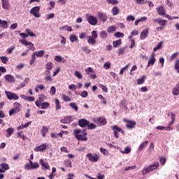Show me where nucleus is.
I'll use <instances>...</instances> for the list:
<instances>
[{
    "mask_svg": "<svg viewBox=\"0 0 179 179\" xmlns=\"http://www.w3.org/2000/svg\"><path fill=\"white\" fill-rule=\"evenodd\" d=\"M73 135L75 138L78 141H81L82 142H86L87 141V131H86V129H83V131L80 130V129H75L73 131Z\"/></svg>",
    "mask_w": 179,
    "mask_h": 179,
    "instance_id": "f257e3e1",
    "label": "nucleus"
},
{
    "mask_svg": "<svg viewBox=\"0 0 179 179\" xmlns=\"http://www.w3.org/2000/svg\"><path fill=\"white\" fill-rule=\"evenodd\" d=\"M159 166H160L159 162H155L150 165L149 166H145L144 169H142V175L146 176V174H149L150 171H153L154 170L158 169Z\"/></svg>",
    "mask_w": 179,
    "mask_h": 179,
    "instance_id": "f03ea898",
    "label": "nucleus"
},
{
    "mask_svg": "<svg viewBox=\"0 0 179 179\" xmlns=\"http://www.w3.org/2000/svg\"><path fill=\"white\" fill-rule=\"evenodd\" d=\"M92 36H89L87 38V41L88 43V44H91L92 45H94V44H96V41L97 40V31H92L91 32Z\"/></svg>",
    "mask_w": 179,
    "mask_h": 179,
    "instance_id": "7ed1b4c3",
    "label": "nucleus"
},
{
    "mask_svg": "<svg viewBox=\"0 0 179 179\" xmlns=\"http://www.w3.org/2000/svg\"><path fill=\"white\" fill-rule=\"evenodd\" d=\"M5 94L8 100H19V95L16 93L5 91Z\"/></svg>",
    "mask_w": 179,
    "mask_h": 179,
    "instance_id": "20e7f679",
    "label": "nucleus"
},
{
    "mask_svg": "<svg viewBox=\"0 0 179 179\" xmlns=\"http://www.w3.org/2000/svg\"><path fill=\"white\" fill-rule=\"evenodd\" d=\"M40 9H41V7L38 6L33 7L30 10L29 13H31V15H33L34 17H40Z\"/></svg>",
    "mask_w": 179,
    "mask_h": 179,
    "instance_id": "39448f33",
    "label": "nucleus"
},
{
    "mask_svg": "<svg viewBox=\"0 0 179 179\" xmlns=\"http://www.w3.org/2000/svg\"><path fill=\"white\" fill-rule=\"evenodd\" d=\"M86 157L90 160V162H92V163H96L99 162V159H100V157L97 154H92L89 153L86 155Z\"/></svg>",
    "mask_w": 179,
    "mask_h": 179,
    "instance_id": "423d86ee",
    "label": "nucleus"
},
{
    "mask_svg": "<svg viewBox=\"0 0 179 179\" xmlns=\"http://www.w3.org/2000/svg\"><path fill=\"white\" fill-rule=\"evenodd\" d=\"M123 122H127L126 128H128V129H132V128H135V126L136 125V122L129 120L126 118L123 119Z\"/></svg>",
    "mask_w": 179,
    "mask_h": 179,
    "instance_id": "0eeeda50",
    "label": "nucleus"
},
{
    "mask_svg": "<svg viewBox=\"0 0 179 179\" xmlns=\"http://www.w3.org/2000/svg\"><path fill=\"white\" fill-rule=\"evenodd\" d=\"M54 66V64L51 62H48L45 64V72L44 73H51V71H52V68Z\"/></svg>",
    "mask_w": 179,
    "mask_h": 179,
    "instance_id": "6e6552de",
    "label": "nucleus"
},
{
    "mask_svg": "<svg viewBox=\"0 0 179 179\" xmlns=\"http://www.w3.org/2000/svg\"><path fill=\"white\" fill-rule=\"evenodd\" d=\"M40 165L38 162H34L31 165H24V170H34L36 169H38Z\"/></svg>",
    "mask_w": 179,
    "mask_h": 179,
    "instance_id": "1a4fd4ad",
    "label": "nucleus"
},
{
    "mask_svg": "<svg viewBox=\"0 0 179 179\" xmlns=\"http://www.w3.org/2000/svg\"><path fill=\"white\" fill-rule=\"evenodd\" d=\"M87 20L88 21V23L91 24V26H96V24H97V17L93 15L88 16L87 17Z\"/></svg>",
    "mask_w": 179,
    "mask_h": 179,
    "instance_id": "9d476101",
    "label": "nucleus"
},
{
    "mask_svg": "<svg viewBox=\"0 0 179 179\" xmlns=\"http://www.w3.org/2000/svg\"><path fill=\"white\" fill-rule=\"evenodd\" d=\"M111 129L113 131V135L115 138H118V132L121 131V127L117 126V124L114 125L113 127H111Z\"/></svg>",
    "mask_w": 179,
    "mask_h": 179,
    "instance_id": "9b49d317",
    "label": "nucleus"
},
{
    "mask_svg": "<svg viewBox=\"0 0 179 179\" xmlns=\"http://www.w3.org/2000/svg\"><path fill=\"white\" fill-rule=\"evenodd\" d=\"M78 125L81 128H85V127H87V125H89V120L86 119H80L78 120Z\"/></svg>",
    "mask_w": 179,
    "mask_h": 179,
    "instance_id": "f8f14e48",
    "label": "nucleus"
},
{
    "mask_svg": "<svg viewBox=\"0 0 179 179\" xmlns=\"http://www.w3.org/2000/svg\"><path fill=\"white\" fill-rule=\"evenodd\" d=\"M153 22L155 23H158V24H159V26H162V27H164V26H166V24H167V20H162L160 18L154 19Z\"/></svg>",
    "mask_w": 179,
    "mask_h": 179,
    "instance_id": "ddd939ff",
    "label": "nucleus"
},
{
    "mask_svg": "<svg viewBox=\"0 0 179 179\" xmlns=\"http://www.w3.org/2000/svg\"><path fill=\"white\" fill-rule=\"evenodd\" d=\"M149 34V28H146L140 34V40H145Z\"/></svg>",
    "mask_w": 179,
    "mask_h": 179,
    "instance_id": "4468645a",
    "label": "nucleus"
},
{
    "mask_svg": "<svg viewBox=\"0 0 179 179\" xmlns=\"http://www.w3.org/2000/svg\"><path fill=\"white\" fill-rule=\"evenodd\" d=\"M47 149V143L41 144L34 148L35 152H44Z\"/></svg>",
    "mask_w": 179,
    "mask_h": 179,
    "instance_id": "2eb2a0df",
    "label": "nucleus"
},
{
    "mask_svg": "<svg viewBox=\"0 0 179 179\" xmlns=\"http://www.w3.org/2000/svg\"><path fill=\"white\" fill-rule=\"evenodd\" d=\"M4 79L6 82H8L9 83L16 82V80H15V77L12 75H10V74L6 75L4 76Z\"/></svg>",
    "mask_w": 179,
    "mask_h": 179,
    "instance_id": "dca6fc26",
    "label": "nucleus"
},
{
    "mask_svg": "<svg viewBox=\"0 0 179 179\" xmlns=\"http://www.w3.org/2000/svg\"><path fill=\"white\" fill-rule=\"evenodd\" d=\"M98 18L101 22H106L107 21V15L101 12L97 13Z\"/></svg>",
    "mask_w": 179,
    "mask_h": 179,
    "instance_id": "f3484780",
    "label": "nucleus"
},
{
    "mask_svg": "<svg viewBox=\"0 0 179 179\" xmlns=\"http://www.w3.org/2000/svg\"><path fill=\"white\" fill-rule=\"evenodd\" d=\"M94 122H99V125L104 126L107 124V120H106L104 117H99L96 120H94Z\"/></svg>",
    "mask_w": 179,
    "mask_h": 179,
    "instance_id": "a211bd4d",
    "label": "nucleus"
},
{
    "mask_svg": "<svg viewBox=\"0 0 179 179\" xmlns=\"http://www.w3.org/2000/svg\"><path fill=\"white\" fill-rule=\"evenodd\" d=\"M1 5L3 9L9 10L10 9V5H9V0H1Z\"/></svg>",
    "mask_w": 179,
    "mask_h": 179,
    "instance_id": "6ab92c4d",
    "label": "nucleus"
},
{
    "mask_svg": "<svg viewBox=\"0 0 179 179\" xmlns=\"http://www.w3.org/2000/svg\"><path fill=\"white\" fill-rule=\"evenodd\" d=\"M155 57H156V54H155V52H152L151 54V58L148 61L147 66H150V65L152 66L155 65V62H156V58H155Z\"/></svg>",
    "mask_w": 179,
    "mask_h": 179,
    "instance_id": "aec40b11",
    "label": "nucleus"
},
{
    "mask_svg": "<svg viewBox=\"0 0 179 179\" xmlns=\"http://www.w3.org/2000/svg\"><path fill=\"white\" fill-rule=\"evenodd\" d=\"M157 10L158 12V14L159 15V16H164V15H166V10H164V6H159L157 8Z\"/></svg>",
    "mask_w": 179,
    "mask_h": 179,
    "instance_id": "412c9836",
    "label": "nucleus"
},
{
    "mask_svg": "<svg viewBox=\"0 0 179 179\" xmlns=\"http://www.w3.org/2000/svg\"><path fill=\"white\" fill-rule=\"evenodd\" d=\"M40 163L43 167V170H48V169H50V164H48V162H44V159H41Z\"/></svg>",
    "mask_w": 179,
    "mask_h": 179,
    "instance_id": "4be33fe9",
    "label": "nucleus"
},
{
    "mask_svg": "<svg viewBox=\"0 0 179 179\" xmlns=\"http://www.w3.org/2000/svg\"><path fill=\"white\" fill-rule=\"evenodd\" d=\"M44 54H45V52L44 50H40L34 52L32 55H34V57H44Z\"/></svg>",
    "mask_w": 179,
    "mask_h": 179,
    "instance_id": "5701e85b",
    "label": "nucleus"
},
{
    "mask_svg": "<svg viewBox=\"0 0 179 179\" xmlns=\"http://www.w3.org/2000/svg\"><path fill=\"white\" fill-rule=\"evenodd\" d=\"M71 117L67 116L66 117L60 120L61 124H71Z\"/></svg>",
    "mask_w": 179,
    "mask_h": 179,
    "instance_id": "b1692460",
    "label": "nucleus"
},
{
    "mask_svg": "<svg viewBox=\"0 0 179 179\" xmlns=\"http://www.w3.org/2000/svg\"><path fill=\"white\" fill-rule=\"evenodd\" d=\"M148 143H149V141H145L144 142H143L138 148L139 152H142V150H143V149H145V148L148 146Z\"/></svg>",
    "mask_w": 179,
    "mask_h": 179,
    "instance_id": "393cba45",
    "label": "nucleus"
},
{
    "mask_svg": "<svg viewBox=\"0 0 179 179\" xmlns=\"http://www.w3.org/2000/svg\"><path fill=\"white\" fill-rule=\"evenodd\" d=\"M6 132H7L6 137L10 138V136H12V134H13V132H15V129H13V127H9L6 130Z\"/></svg>",
    "mask_w": 179,
    "mask_h": 179,
    "instance_id": "a878e982",
    "label": "nucleus"
},
{
    "mask_svg": "<svg viewBox=\"0 0 179 179\" xmlns=\"http://www.w3.org/2000/svg\"><path fill=\"white\" fill-rule=\"evenodd\" d=\"M0 27L1 29H8V22L0 19Z\"/></svg>",
    "mask_w": 179,
    "mask_h": 179,
    "instance_id": "bb28decb",
    "label": "nucleus"
},
{
    "mask_svg": "<svg viewBox=\"0 0 179 179\" xmlns=\"http://www.w3.org/2000/svg\"><path fill=\"white\" fill-rule=\"evenodd\" d=\"M48 127H45V126H43L41 132L42 134V136H43V138H45V134L48 132Z\"/></svg>",
    "mask_w": 179,
    "mask_h": 179,
    "instance_id": "cd10ccee",
    "label": "nucleus"
},
{
    "mask_svg": "<svg viewBox=\"0 0 179 179\" xmlns=\"http://www.w3.org/2000/svg\"><path fill=\"white\" fill-rule=\"evenodd\" d=\"M146 79V76L143 75L140 78L137 79L138 85H143L145 83V80Z\"/></svg>",
    "mask_w": 179,
    "mask_h": 179,
    "instance_id": "c85d7f7f",
    "label": "nucleus"
},
{
    "mask_svg": "<svg viewBox=\"0 0 179 179\" xmlns=\"http://www.w3.org/2000/svg\"><path fill=\"white\" fill-rule=\"evenodd\" d=\"M45 76V80L46 82H52V77H51V73H44Z\"/></svg>",
    "mask_w": 179,
    "mask_h": 179,
    "instance_id": "c756f323",
    "label": "nucleus"
},
{
    "mask_svg": "<svg viewBox=\"0 0 179 179\" xmlns=\"http://www.w3.org/2000/svg\"><path fill=\"white\" fill-rule=\"evenodd\" d=\"M172 93L173 94H174L175 96H178L179 94V83H178V85H176V87H174L172 90Z\"/></svg>",
    "mask_w": 179,
    "mask_h": 179,
    "instance_id": "7c9ffc66",
    "label": "nucleus"
},
{
    "mask_svg": "<svg viewBox=\"0 0 179 179\" xmlns=\"http://www.w3.org/2000/svg\"><path fill=\"white\" fill-rule=\"evenodd\" d=\"M122 43V40L118 39L117 41H114L113 42V45L114 48H117V47H118V45H121Z\"/></svg>",
    "mask_w": 179,
    "mask_h": 179,
    "instance_id": "2f4dec72",
    "label": "nucleus"
},
{
    "mask_svg": "<svg viewBox=\"0 0 179 179\" xmlns=\"http://www.w3.org/2000/svg\"><path fill=\"white\" fill-rule=\"evenodd\" d=\"M17 113H20V111L17 109H15V108L10 109L8 111L10 116L13 115V114H17Z\"/></svg>",
    "mask_w": 179,
    "mask_h": 179,
    "instance_id": "473e14b6",
    "label": "nucleus"
},
{
    "mask_svg": "<svg viewBox=\"0 0 179 179\" xmlns=\"http://www.w3.org/2000/svg\"><path fill=\"white\" fill-rule=\"evenodd\" d=\"M112 13L113 15V16H116V15H118V13H120V9L118 8V7L115 6L112 8Z\"/></svg>",
    "mask_w": 179,
    "mask_h": 179,
    "instance_id": "72a5a7b5",
    "label": "nucleus"
},
{
    "mask_svg": "<svg viewBox=\"0 0 179 179\" xmlns=\"http://www.w3.org/2000/svg\"><path fill=\"white\" fill-rule=\"evenodd\" d=\"M163 46V41H160L157 43V46L154 48L153 51L154 52H156L158 50H160L162 47Z\"/></svg>",
    "mask_w": 179,
    "mask_h": 179,
    "instance_id": "f704fd0d",
    "label": "nucleus"
},
{
    "mask_svg": "<svg viewBox=\"0 0 179 179\" xmlns=\"http://www.w3.org/2000/svg\"><path fill=\"white\" fill-rule=\"evenodd\" d=\"M174 69L176 71L177 73H179V59H176L175 62Z\"/></svg>",
    "mask_w": 179,
    "mask_h": 179,
    "instance_id": "c9c22d12",
    "label": "nucleus"
},
{
    "mask_svg": "<svg viewBox=\"0 0 179 179\" xmlns=\"http://www.w3.org/2000/svg\"><path fill=\"white\" fill-rule=\"evenodd\" d=\"M20 107H22V105L19 103V102H15L13 103V108H15V110H17L20 112Z\"/></svg>",
    "mask_w": 179,
    "mask_h": 179,
    "instance_id": "e433bc0d",
    "label": "nucleus"
},
{
    "mask_svg": "<svg viewBox=\"0 0 179 179\" xmlns=\"http://www.w3.org/2000/svg\"><path fill=\"white\" fill-rule=\"evenodd\" d=\"M57 92V88H55V86H52L50 87V96H55V93Z\"/></svg>",
    "mask_w": 179,
    "mask_h": 179,
    "instance_id": "4c0bfd02",
    "label": "nucleus"
},
{
    "mask_svg": "<svg viewBox=\"0 0 179 179\" xmlns=\"http://www.w3.org/2000/svg\"><path fill=\"white\" fill-rule=\"evenodd\" d=\"M101 38H107L108 34L106 31H101L99 34Z\"/></svg>",
    "mask_w": 179,
    "mask_h": 179,
    "instance_id": "58836bf2",
    "label": "nucleus"
},
{
    "mask_svg": "<svg viewBox=\"0 0 179 179\" xmlns=\"http://www.w3.org/2000/svg\"><path fill=\"white\" fill-rule=\"evenodd\" d=\"M69 40L71 43H75V41H78V36H75L74 34H72L70 36Z\"/></svg>",
    "mask_w": 179,
    "mask_h": 179,
    "instance_id": "ea45409f",
    "label": "nucleus"
},
{
    "mask_svg": "<svg viewBox=\"0 0 179 179\" xmlns=\"http://www.w3.org/2000/svg\"><path fill=\"white\" fill-rule=\"evenodd\" d=\"M55 104L56 106V110H61V104H59V100L58 99H55Z\"/></svg>",
    "mask_w": 179,
    "mask_h": 179,
    "instance_id": "a19ab883",
    "label": "nucleus"
},
{
    "mask_svg": "<svg viewBox=\"0 0 179 179\" xmlns=\"http://www.w3.org/2000/svg\"><path fill=\"white\" fill-rule=\"evenodd\" d=\"M50 107V103L48 102H43L41 104L42 110H45V108H48Z\"/></svg>",
    "mask_w": 179,
    "mask_h": 179,
    "instance_id": "79ce46f5",
    "label": "nucleus"
},
{
    "mask_svg": "<svg viewBox=\"0 0 179 179\" xmlns=\"http://www.w3.org/2000/svg\"><path fill=\"white\" fill-rule=\"evenodd\" d=\"M74 76H76V78H78V79H83V76H82V74L78 71H75Z\"/></svg>",
    "mask_w": 179,
    "mask_h": 179,
    "instance_id": "37998d69",
    "label": "nucleus"
},
{
    "mask_svg": "<svg viewBox=\"0 0 179 179\" xmlns=\"http://www.w3.org/2000/svg\"><path fill=\"white\" fill-rule=\"evenodd\" d=\"M28 45L29 46V51H34L36 50L34 44H33L31 41H29Z\"/></svg>",
    "mask_w": 179,
    "mask_h": 179,
    "instance_id": "c03bdc74",
    "label": "nucleus"
},
{
    "mask_svg": "<svg viewBox=\"0 0 179 179\" xmlns=\"http://www.w3.org/2000/svg\"><path fill=\"white\" fill-rule=\"evenodd\" d=\"M25 33L30 37H36V34L33 33L32 31H30V29H27L25 30Z\"/></svg>",
    "mask_w": 179,
    "mask_h": 179,
    "instance_id": "a18cd8bd",
    "label": "nucleus"
},
{
    "mask_svg": "<svg viewBox=\"0 0 179 179\" xmlns=\"http://www.w3.org/2000/svg\"><path fill=\"white\" fill-rule=\"evenodd\" d=\"M177 57H178V52L172 54L170 57L169 61H174Z\"/></svg>",
    "mask_w": 179,
    "mask_h": 179,
    "instance_id": "49530a36",
    "label": "nucleus"
},
{
    "mask_svg": "<svg viewBox=\"0 0 179 179\" xmlns=\"http://www.w3.org/2000/svg\"><path fill=\"white\" fill-rule=\"evenodd\" d=\"M81 49L83 50V51H85L86 54H90V52H92V50L89 49V46H84L81 48Z\"/></svg>",
    "mask_w": 179,
    "mask_h": 179,
    "instance_id": "de8ad7c7",
    "label": "nucleus"
},
{
    "mask_svg": "<svg viewBox=\"0 0 179 179\" xmlns=\"http://www.w3.org/2000/svg\"><path fill=\"white\" fill-rule=\"evenodd\" d=\"M99 87H101V89H102L103 92H105V93H108V89L107 87H106V85L99 84Z\"/></svg>",
    "mask_w": 179,
    "mask_h": 179,
    "instance_id": "09e8293b",
    "label": "nucleus"
},
{
    "mask_svg": "<svg viewBox=\"0 0 179 179\" xmlns=\"http://www.w3.org/2000/svg\"><path fill=\"white\" fill-rule=\"evenodd\" d=\"M88 129H95V128L96 127V124H94V123H90V122H89V124L87 125Z\"/></svg>",
    "mask_w": 179,
    "mask_h": 179,
    "instance_id": "8fccbe9b",
    "label": "nucleus"
},
{
    "mask_svg": "<svg viewBox=\"0 0 179 179\" xmlns=\"http://www.w3.org/2000/svg\"><path fill=\"white\" fill-rule=\"evenodd\" d=\"M117 30V28L114 26L109 27L108 28V33H114Z\"/></svg>",
    "mask_w": 179,
    "mask_h": 179,
    "instance_id": "3c124183",
    "label": "nucleus"
},
{
    "mask_svg": "<svg viewBox=\"0 0 179 179\" xmlns=\"http://www.w3.org/2000/svg\"><path fill=\"white\" fill-rule=\"evenodd\" d=\"M98 98L102 100V104H107V101L106 100V98L103 96V95L99 94Z\"/></svg>",
    "mask_w": 179,
    "mask_h": 179,
    "instance_id": "603ef678",
    "label": "nucleus"
},
{
    "mask_svg": "<svg viewBox=\"0 0 179 179\" xmlns=\"http://www.w3.org/2000/svg\"><path fill=\"white\" fill-rule=\"evenodd\" d=\"M38 100L43 103L44 100H47V96H45L44 94H40L38 95Z\"/></svg>",
    "mask_w": 179,
    "mask_h": 179,
    "instance_id": "864d4df0",
    "label": "nucleus"
},
{
    "mask_svg": "<svg viewBox=\"0 0 179 179\" xmlns=\"http://www.w3.org/2000/svg\"><path fill=\"white\" fill-rule=\"evenodd\" d=\"M126 20L127 22H134V20H135V17H134V15H128L127 17H126Z\"/></svg>",
    "mask_w": 179,
    "mask_h": 179,
    "instance_id": "5fc2aeb1",
    "label": "nucleus"
},
{
    "mask_svg": "<svg viewBox=\"0 0 179 179\" xmlns=\"http://www.w3.org/2000/svg\"><path fill=\"white\" fill-rule=\"evenodd\" d=\"M103 68L105 69H110V68H111V64L110 63V62H106L104 64H103Z\"/></svg>",
    "mask_w": 179,
    "mask_h": 179,
    "instance_id": "6e6d98bb",
    "label": "nucleus"
},
{
    "mask_svg": "<svg viewBox=\"0 0 179 179\" xmlns=\"http://www.w3.org/2000/svg\"><path fill=\"white\" fill-rule=\"evenodd\" d=\"M62 99L64 100V101L66 102L71 101V98H69V96L65 94L62 95Z\"/></svg>",
    "mask_w": 179,
    "mask_h": 179,
    "instance_id": "4d7b16f0",
    "label": "nucleus"
},
{
    "mask_svg": "<svg viewBox=\"0 0 179 179\" xmlns=\"http://www.w3.org/2000/svg\"><path fill=\"white\" fill-rule=\"evenodd\" d=\"M69 106L71 107V108L75 110V111H78V106H76V103H70Z\"/></svg>",
    "mask_w": 179,
    "mask_h": 179,
    "instance_id": "13d9d810",
    "label": "nucleus"
},
{
    "mask_svg": "<svg viewBox=\"0 0 179 179\" xmlns=\"http://www.w3.org/2000/svg\"><path fill=\"white\" fill-rule=\"evenodd\" d=\"M114 36L115 37H117V38H120V37H124V34L120 32V31H117L116 33L114 34Z\"/></svg>",
    "mask_w": 179,
    "mask_h": 179,
    "instance_id": "bf43d9fd",
    "label": "nucleus"
},
{
    "mask_svg": "<svg viewBox=\"0 0 179 179\" xmlns=\"http://www.w3.org/2000/svg\"><path fill=\"white\" fill-rule=\"evenodd\" d=\"M122 153L125 155H128V153H131V148L129 147H126L124 148V150L122 152Z\"/></svg>",
    "mask_w": 179,
    "mask_h": 179,
    "instance_id": "052dcab7",
    "label": "nucleus"
},
{
    "mask_svg": "<svg viewBox=\"0 0 179 179\" xmlns=\"http://www.w3.org/2000/svg\"><path fill=\"white\" fill-rule=\"evenodd\" d=\"M117 54L118 55H122V54H125V48H120Z\"/></svg>",
    "mask_w": 179,
    "mask_h": 179,
    "instance_id": "680f3d73",
    "label": "nucleus"
},
{
    "mask_svg": "<svg viewBox=\"0 0 179 179\" xmlns=\"http://www.w3.org/2000/svg\"><path fill=\"white\" fill-rule=\"evenodd\" d=\"M129 66V64L126 65L124 67L122 68L120 71V75L124 74V71H126V69Z\"/></svg>",
    "mask_w": 179,
    "mask_h": 179,
    "instance_id": "e2e57ef3",
    "label": "nucleus"
},
{
    "mask_svg": "<svg viewBox=\"0 0 179 179\" xmlns=\"http://www.w3.org/2000/svg\"><path fill=\"white\" fill-rule=\"evenodd\" d=\"M1 167L5 170H9V165L8 164H5V163L1 164Z\"/></svg>",
    "mask_w": 179,
    "mask_h": 179,
    "instance_id": "0e129e2a",
    "label": "nucleus"
},
{
    "mask_svg": "<svg viewBox=\"0 0 179 179\" xmlns=\"http://www.w3.org/2000/svg\"><path fill=\"white\" fill-rule=\"evenodd\" d=\"M55 61H57V62H62V57L59 55H56L55 57Z\"/></svg>",
    "mask_w": 179,
    "mask_h": 179,
    "instance_id": "69168bd1",
    "label": "nucleus"
},
{
    "mask_svg": "<svg viewBox=\"0 0 179 179\" xmlns=\"http://www.w3.org/2000/svg\"><path fill=\"white\" fill-rule=\"evenodd\" d=\"M0 59H1V62H3V64H6L8 62V57H6L1 56L0 57Z\"/></svg>",
    "mask_w": 179,
    "mask_h": 179,
    "instance_id": "338daca9",
    "label": "nucleus"
},
{
    "mask_svg": "<svg viewBox=\"0 0 179 179\" xmlns=\"http://www.w3.org/2000/svg\"><path fill=\"white\" fill-rule=\"evenodd\" d=\"M36 62V57H34V55H31V59L29 62V65H33Z\"/></svg>",
    "mask_w": 179,
    "mask_h": 179,
    "instance_id": "774afa93",
    "label": "nucleus"
}]
</instances>
